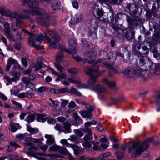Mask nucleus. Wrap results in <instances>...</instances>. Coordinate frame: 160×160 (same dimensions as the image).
Masks as SVG:
<instances>
[{
  "mask_svg": "<svg viewBox=\"0 0 160 160\" xmlns=\"http://www.w3.org/2000/svg\"><path fill=\"white\" fill-rule=\"evenodd\" d=\"M48 35L51 36V38L48 36L47 33L44 32L43 34H34L30 35L28 37V43L30 45L37 49H40V45L43 40L47 41L50 46L55 48L58 45V43L61 38L58 32L55 31L48 29L47 30Z\"/></svg>",
  "mask_w": 160,
  "mask_h": 160,
  "instance_id": "f257e3e1",
  "label": "nucleus"
},
{
  "mask_svg": "<svg viewBox=\"0 0 160 160\" xmlns=\"http://www.w3.org/2000/svg\"><path fill=\"white\" fill-rule=\"evenodd\" d=\"M153 139V138H148L142 143L138 141L133 142L132 147L129 149L131 156L135 157L140 155L148 148L150 143L152 141Z\"/></svg>",
  "mask_w": 160,
  "mask_h": 160,
  "instance_id": "f03ea898",
  "label": "nucleus"
},
{
  "mask_svg": "<svg viewBox=\"0 0 160 160\" xmlns=\"http://www.w3.org/2000/svg\"><path fill=\"white\" fill-rule=\"evenodd\" d=\"M92 12L94 16L99 19L100 21L104 22H106L107 21L108 22L111 23L114 20V14L112 9H110L109 12L107 15V19L103 17L105 16L103 14V12L101 8H99L97 4L94 6Z\"/></svg>",
  "mask_w": 160,
  "mask_h": 160,
  "instance_id": "7ed1b4c3",
  "label": "nucleus"
},
{
  "mask_svg": "<svg viewBox=\"0 0 160 160\" xmlns=\"http://www.w3.org/2000/svg\"><path fill=\"white\" fill-rule=\"evenodd\" d=\"M104 72V71L99 72L96 76L91 75L89 79L88 83V85L92 88L93 90L99 92L103 93L106 92V89L103 86L98 84H95L96 82L97 77L102 75Z\"/></svg>",
  "mask_w": 160,
  "mask_h": 160,
  "instance_id": "20e7f679",
  "label": "nucleus"
},
{
  "mask_svg": "<svg viewBox=\"0 0 160 160\" xmlns=\"http://www.w3.org/2000/svg\"><path fill=\"white\" fill-rule=\"evenodd\" d=\"M92 134L85 135L82 141V144L83 147L88 148H91L93 142L90 141L92 139Z\"/></svg>",
  "mask_w": 160,
  "mask_h": 160,
  "instance_id": "39448f33",
  "label": "nucleus"
},
{
  "mask_svg": "<svg viewBox=\"0 0 160 160\" xmlns=\"http://www.w3.org/2000/svg\"><path fill=\"white\" fill-rule=\"evenodd\" d=\"M125 9L127 12L131 15L136 14L138 10L136 5L134 3L127 4L125 6Z\"/></svg>",
  "mask_w": 160,
  "mask_h": 160,
  "instance_id": "423d86ee",
  "label": "nucleus"
},
{
  "mask_svg": "<svg viewBox=\"0 0 160 160\" xmlns=\"http://www.w3.org/2000/svg\"><path fill=\"white\" fill-rule=\"evenodd\" d=\"M116 57V53L115 52H108L107 54V59L110 65L113 64L115 62Z\"/></svg>",
  "mask_w": 160,
  "mask_h": 160,
  "instance_id": "0eeeda50",
  "label": "nucleus"
},
{
  "mask_svg": "<svg viewBox=\"0 0 160 160\" xmlns=\"http://www.w3.org/2000/svg\"><path fill=\"white\" fill-rule=\"evenodd\" d=\"M38 151V148L35 146H31L29 148L28 150L26 153L27 154L33 156L34 155H43V154L41 152H36Z\"/></svg>",
  "mask_w": 160,
  "mask_h": 160,
  "instance_id": "6e6552de",
  "label": "nucleus"
},
{
  "mask_svg": "<svg viewBox=\"0 0 160 160\" xmlns=\"http://www.w3.org/2000/svg\"><path fill=\"white\" fill-rule=\"evenodd\" d=\"M122 72L127 78L132 77L134 74L133 68L131 67H128L123 69Z\"/></svg>",
  "mask_w": 160,
  "mask_h": 160,
  "instance_id": "1a4fd4ad",
  "label": "nucleus"
},
{
  "mask_svg": "<svg viewBox=\"0 0 160 160\" xmlns=\"http://www.w3.org/2000/svg\"><path fill=\"white\" fill-rule=\"evenodd\" d=\"M69 43L70 48V52H69L71 53L72 54H75L77 52L76 49L77 45L76 42L72 39H70L69 41Z\"/></svg>",
  "mask_w": 160,
  "mask_h": 160,
  "instance_id": "9d476101",
  "label": "nucleus"
},
{
  "mask_svg": "<svg viewBox=\"0 0 160 160\" xmlns=\"http://www.w3.org/2000/svg\"><path fill=\"white\" fill-rule=\"evenodd\" d=\"M45 138L46 139V143L48 145H52L55 142L54 137L51 135L45 134Z\"/></svg>",
  "mask_w": 160,
  "mask_h": 160,
  "instance_id": "9b49d317",
  "label": "nucleus"
},
{
  "mask_svg": "<svg viewBox=\"0 0 160 160\" xmlns=\"http://www.w3.org/2000/svg\"><path fill=\"white\" fill-rule=\"evenodd\" d=\"M23 2L24 4H27L32 8H35L38 6L35 0H23Z\"/></svg>",
  "mask_w": 160,
  "mask_h": 160,
  "instance_id": "f8f14e48",
  "label": "nucleus"
},
{
  "mask_svg": "<svg viewBox=\"0 0 160 160\" xmlns=\"http://www.w3.org/2000/svg\"><path fill=\"white\" fill-rule=\"evenodd\" d=\"M103 83L111 89H114L115 85V82L114 81L108 80V79L104 78L103 79Z\"/></svg>",
  "mask_w": 160,
  "mask_h": 160,
  "instance_id": "ddd939ff",
  "label": "nucleus"
},
{
  "mask_svg": "<svg viewBox=\"0 0 160 160\" xmlns=\"http://www.w3.org/2000/svg\"><path fill=\"white\" fill-rule=\"evenodd\" d=\"M134 74L137 76L139 77H142L144 71L140 67H137L133 68Z\"/></svg>",
  "mask_w": 160,
  "mask_h": 160,
  "instance_id": "4468645a",
  "label": "nucleus"
},
{
  "mask_svg": "<svg viewBox=\"0 0 160 160\" xmlns=\"http://www.w3.org/2000/svg\"><path fill=\"white\" fill-rule=\"evenodd\" d=\"M101 3L111 4H119L122 0H98Z\"/></svg>",
  "mask_w": 160,
  "mask_h": 160,
  "instance_id": "2eb2a0df",
  "label": "nucleus"
},
{
  "mask_svg": "<svg viewBox=\"0 0 160 160\" xmlns=\"http://www.w3.org/2000/svg\"><path fill=\"white\" fill-rule=\"evenodd\" d=\"M80 113L82 116L84 118H88L89 119H91V116L92 114L91 109L90 110L88 111H80Z\"/></svg>",
  "mask_w": 160,
  "mask_h": 160,
  "instance_id": "dca6fc26",
  "label": "nucleus"
},
{
  "mask_svg": "<svg viewBox=\"0 0 160 160\" xmlns=\"http://www.w3.org/2000/svg\"><path fill=\"white\" fill-rule=\"evenodd\" d=\"M10 73L13 76L12 78L13 81L16 82L19 79L20 77V74L19 72L12 71L10 72Z\"/></svg>",
  "mask_w": 160,
  "mask_h": 160,
  "instance_id": "f3484780",
  "label": "nucleus"
},
{
  "mask_svg": "<svg viewBox=\"0 0 160 160\" xmlns=\"http://www.w3.org/2000/svg\"><path fill=\"white\" fill-rule=\"evenodd\" d=\"M45 66L42 62H38L34 65V68L35 71H38L39 70L43 68Z\"/></svg>",
  "mask_w": 160,
  "mask_h": 160,
  "instance_id": "a211bd4d",
  "label": "nucleus"
},
{
  "mask_svg": "<svg viewBox=\"0 0 160 160\" xmlns=\"http://www.w3.org/2000/svg\"><path fill=\"white\" fill-rule=\"evenodd\" d=\"M149 49L146 46H143L142 47V51L140 52H138L137 56L138 57L142 56V55H147L148 53Z\"/></svg>",
  "mask_w": 160,
  "mask_h": 160,
  "instance_id": "6ab92c4d",
  "label": "nucleus"
},
{
  "mask_svg": "<svg viewBox=\"0 0 160 160\" xmlns=\"http://www.w3.org/2000/svg\"><path fill=\"white\" fill-rule=\"evenodd\" d=\"M60 2L59 0H56L52 4V8L54 10H56L60 8Z\"/></svg>",
  "mask_w": 160,
  "mask_h": 160,
  "instance_id": "aec40b11",
  "label": "nucleus"
},
{
  "mask_svg": "<svg viewBox=\"0 0 160 160\" xmlns=\"http://www.w3.org/2000/svg\"><path fill=\"white\" fill-rule=\"evenodd\" d=\"M38 121L40 122H44L46 120V115L42 114L37 115Z\"/></svg>",
  "mask_w": 160,
  "mask_h": 160,
  "instance_id": "412c9836",
  "label": "nucleus"
},
{
  "mask_svg": "<svg viewBox=\"0 0 160 160\" xmlns=\"http://www.w3.org/2000/svg\"><path fill=\"white\" fill-rule=\"evenodd\" d=\"M71 125L70 123L68 122H65L64 123V130L63 132H64L66 133H69L71 132L70 127Z\"/></svg>",
  "mask_w": 160,
  "mask_h": 160,
  "instance_id": "4be33fe9",
  "label": "nucleus"
},
{
  "mask_svg": "<svg viewBox=\"0 0 160 160\" xmlns=\"http://www.w3.org/2000/svg\"><path fill=\"white\" fill-rule=\"evenodd\" d=\"M68 140L76 143L78 144L79 143L78 138L75 135H71L69 138Z\"/></svg>",
  "mask_w": 160,
  "mask_h": 160,
  "instance_id": "5701e85b",
  "label": "nucleus"
},
{
  "mask_svg": "<svg viewBox=\"0 0 160 160\" xmlns=\"http://www.w3.org/2000/svg\"><path fill=\"white\" fill-rule=\"evenodd\" d=\"M98 66L97 65L94 66L91 68L89 69L87 73L88 74L91 75L93 71H97L98 70Z\"/></svg>",
  "mask_w": 160,
  "mask_h": 160,
  "instance_id": "b1692460",
  "label": "nucleus"
},
{
  "mask_svg": "<svg viewBox=\"0 0 160 160\" xmlns=\"http://www.w3.org/2000/svg\"><path fill=\"white\" fill-rule=\"evenodd\" d=\"M70 92L71 94H75L78 96H80L82 95L81 93L79 92L73 87L71 88L70 90Z\"/></svg>",
  "mask_w": 160,
  "mask_h": 160,
  "instance_id": "393cba45",
  "label": "nucleus"
},
{
  "mask_svg": "<svg viewBox=\"0 0 160 160\" xmlns=\"http://www.w3.org/2000/svg\"><path fill=\"white\" fill-rule=\"evenodd\" d=\"M27 130L32 134H36L38 132V130L37 128H32L30 127H27Z\"/></svg>",
  "mask_w": 160,
  "mask_h": 160,
  "instance_id": "a878e982",
  "label": "nucleus"
},
{
  "mask_svg": "<svg viewBox=\"0 0 160 160\" xmlns=\"http://www.w3.org/2000/svg\"><path fill=\"white\" fill-rule=\"evenodd\" d=\"M153 72L154 74H160V64H155V68L153 70Z\"/></svg>",
  "mask_w": 160,
  "mask_h": 160,
  "instance_id": "bb28decb",
  "label": "nucleus"
},
{
  "mask_svg": "<svg viewBox=\"0 0 160 160\" xmlns=\"http://www.w3.org/2000/svg\"><path fill=\"white\" fill-rule=\"evenodd\" d=\"M97 122V121L94 120L90 122H87L84 123V128H89L91 125H96Z\"/></svg>",
  "mask_w": 160,
  "mask_h": 160,
  "instance_id": "cd10ccee",
  "label": "nucleus"
},
{
  "mask_svg": "<svg viewBox=\"0 0 160 160\" xmlns=\"http://www.w3.org/2000/svg\"><path fill=\"white\" fill-rule=\"evenodd\" d=\"M92 144L93 145V146L92 147L93 149L95 150H101L100 145H99V142H96L95 143H94V142H93V143Z\"/></svg>",
  "mask_w": 160,
  "mask_h": 160,
  "instance_id": "c85d7f7f",
  "label": "nucleus"
},
{
  "mask_svg": "<svg viewBox=\"0 0 160 160\" xmlns=\"http://www.w3.org/2000/svg\"><path fill=\"white\" fill-rule=\"evenodd\" d=\"M59 152L63 155H67L68 153V151L64 147H60Z\"/></svg>",
  "mask_w": 160,
  "mask_h": 160,
  "instance_id": "c756f323",
  "label": "nucleus"
},
{
  "mask_svg": "<svg viewBox=\"0 0 160 160\" xmlns=\"http://www.w3.org/2000/svg\"><path fill=\"white\" fill-rule=\"evenodd\" d=\"M140 58L139 60V65L140 66H143L145 65L146 63V61L145 59L146 57L144 56H141L138 57Z\"/></svg>",
  "mask_w": 160,
  "mask_h": 160,
  "instance_id": "7c9ffc66",
  "label": "nucleus"
},
{
  "mask_svg": "<svg viewBox=\"0 0 160 160\" xmlns=\"http://www.w3.org/2000/svg\"><path fill=\"white\" fill-rule=\"evenodd\" d=\"M35 116L34 114L28 115L27 117L26 121L28 122H33L34 120Z\"/></svg>",
  "mask_w": 160,
  "mask_h": 160,
  "instance_id": "2f4dec72",
  "label": "nucleus"
},
{
  "mask_svg": "<svg viewBox=\"0 0 160 160\" xmlns=\"http://www.w3.org/2000/svg\"><path fill=\"white\" fill-rule=\"evenodd\" d=\"M19 26V24L17 22L12 23L11 26V28L12 31H15L18 28Z\"/></svg>",
  "mask_w": 160,
  "mask_h": 160,
  "instance_id": "473e14b6",
  "label": "nucleus"
},
{
  "mask_svg": "<svg viewBox=\"0 0 160 160\" xmlns=\"http://www.w3.org/2000/svg\"><path fill=\"white\" fill-rule=\"evenodd\" d=\"M81 81L80 80H78L76 82H75V84H76V86L79 88H86V85L83 84H80Z\"/></svg>",
  "mask_w": 160,
  "mask_h": 160,
  "instance_id": "72a5a7b5",
  "label": "nucleus"
},
{
  "mask_svg": "<svg viewBox=\"0 0 160 160\" xmlns=\"http://www.w3.org/2000/svg\"><path fill=\"white\" fill-rule=\"evenodd\" d=\"M154 38L157 43L160 44V33L156 32L154 34Z\"/></svg>",
  "mask_w": 160,
  "mask_h": 160,
  "instance_id": "f704fd0d",
  "label": "nucleus"
},
{
  "mask_svg": "<svg viewBox=\"0 0 160 160\" xmlns=\"http://www.w3.org/2000/svg\"><path fill=\"white\" fill-rule=\"evenodd\" d=\"M5 34L8 38L10 39L11 40L14 41L15 40L14 36L10 33V32H5Z\"/></svg>",
  "mask_w": 160,
  "mask_h": 160,
  "instance_id": "c9c22d12",
  "label": "nucleus"
},
{
  "mask_svg": "<svg viewBox=\"0 0 160 160\" xmlns=\"http://www.w3.org/2000/svg\"><path fill=\"white\" fill-rule=\"evenodd\" d=\"M60 148V147L59 146L55 145L50 147L49 148V150L55 152L59 151Z\"/></svg>",
  "mask_w": 160,
  "mask_h": 160,
  "instance_id": "e433bc0d",
  "label": "nucleus"
},
{
  "mask_svg": "<svg viewBox=\"0 0 160 160\" xmlns=\"http://www.w3.org/2000/svg\"><path fill=\"white\" fill-rule=\"evenodd\" d=\"M66 78V75L64 73L62 72L59 75H58L57 78L56 79V81H58L60 80V78L62 79H65Z\"/></svg>",
  "mask_w": 160,
  "mask_h": 160,
  "instance_id": "4c0bfd02",
  "label": "nucleus"
},
{
  "mask_svg": "<svg viewBox=\"0 0 160 160\" xmlns=\"http://www.w3.org/2000/svg\"><path fill=\"white\" fill-rule=\"evenodd\" d=\"M52 0H41V1L39 2V4L41 6H46L48 5Z\"/></svg>",
  "mask_w": 160,
  "mask_h": 160,
  "instance_id": "58836bf2",
  "label": "nucleus"
},
{
  "mask_svg": "<svg viewBox=\"0 0 160 160\" xmlns=\"http://www.w3.org/2000/svg\"><path fill=\"white\" fill-rule=\"evenodd\" d=\"M66 88H65L62 89H58L57 90V91L55 92V89H52V90L51 91L53 92H55L56 93L59 94L65 92L66 91Z\"/></svg>",
  "mask_w": 160,
  "mask_h": 160,
  "instance_id": "ea45409f",
  "label": "nucleus"
},
{
  "mask_svg": "<svg viewBox=\"0 0 160 160\" xmlns=\"http://www.w3.org/2000/svg\"><path fill=\"white\" fill-rule=\"evenodd\" d=\"M17 137L21 140H24L25 141H27L29 139L24 134H19L17 135Z\"/></svg>",
  "mask_w": 160,
  "mask_h": 160,
  "instance_id": "a19ab883",
  "label": "nucleus"
},
{
  "mask_svg": "<svg viewBox=\"0 0 160 160\" xmlns=\"http://www.w3.org/2000/svg\"><path fill=\"white\" fill-rule=\"evenodd\" d=\"M111 155V153L109 152H107L99 155L98 158H107Z\"/></svg>",
  "mask_w": 160,
  "mask_h": 160,
  "instance_id": "79ce46f5",
  "label": "nucleus"
},
{
  "mask_svg": "<svg viewBox=\"0 0 160 160\" xmlns=\"http://www.w3.org/2000/svg\"><path fill=\"white\" fill-rule=\"evenodd\" d=\"M4 31L5 33V32H10V28L9 24L8 23H6L4 25Z\"/></svg>",
  "mask_w": 160,
  "mask_h": 160,
  "instance_id": "37998d69",
  "label": "nucleus"
},
{
  "mask_svg": "<svg viewBox=\"0 0 160 160\" xmlns=\"http://www.w3.org/2000/svg\"><path fill=\"white\" fill-rule=\"evenodd\" d=\"M73 150L74 154L76 155L81 153L80 148L78 146L76 145Z\"/></svg>",
  "mask_w": 160,
  "mask_h": 160,
  "instance_id": "c03bdc74",
  "label": "nucleus"
},
{
  "mask_svg": "<svg viewBox=\"0 0 160 160\" xmlns=\"http://www.w3.org/2000/svg\"><path fill=\"white\" fill-rule=\"evenodd\" d=\"M48 88L45 86H41L38 89V92L42 93L44 92H45L48 90Z\"/></svg>",
  "mask_w": 160,
  "mask_h": 160,
  "instance_id": "a18cd8bd",
  "label": "nucleus"
},
{
  "mask_svg": "<svg viewBox=\"0 0 160 160\" xmlns=\"http://www.w3.org/2000/svg\"><path fill=\"white\" fill-rule=\"evenodd\" d=\"M83 42V44L84 45L85 47L87 48H89L90 49H91V48H92V45L91 43L88 42H87V41L84 40V41H82Z\"/></svg>",
  "mask_w": 160,
  "mask_h": 160,
  "instance_id": "49530a36",
  "label": "nucleus"
},
{
  "mask_svg": "<svg viewBox=\"0 0 160 160\" xmlns=\"http://www.w3.org/2000/svg\"><path fill=\"white\" fill-rule=\"evenodd\" d=\"M26 98L32 99L34 97V95L32 92L30 91H27L26 92Z\"/></svg>",
  "mask_w": 160,
  "mask_h": 160,
  "instance_id": "de8ad7c7",
  "label": "nucleus"
},
{
  "mask_svg": "<svg viewBox=\"0 0 160 160\" xmlns=\"http://www.w3.org/2000/svg\"><path fill=\"white\" fill-rule=\"evenodd\" d=\"M84 55L87 57L91 58L93 57V52L92 51H87L84 52Z\"/></svg>",
  "mask_w": 160,
  "mask_h": 160,
  "instance_id": "09e8293b",
  "label": "nucleus"
},
{
  "mask_svg": "<svg viewBox=\"0 0 160 160\" xmlns=\"http://www.w3.org/2000/svg\"><path fill=\"white\" fill-rule=\"evenodd\" d=\"M152 52L153 53L154 57L158 59H160V54H158V51L155 49H153Z\"/></svg>",
  "mask_w": 160,
  "mask_h": 160,
  "instance_id": "8fccbe9b",
  "label": "nucleus"
},
{
  "mask_svg": "<svg viewBox=\"0 0 160 160\" xmlns=\"http://www.w3.org/2000/svg\"><path fill=\"white\" fill-rule=\"evenodd\" d=\"M54 64L57 69L61 72L64 71L63 68L58 63H54Z\"/></svg>",
  "mask_w": 160,
  "mask_h": 160,
  "instance_id": "3c124183",
  "label": "nucleus"
},
{
  "mask_svg": "<svg viewBox=\"0 0 160 160\" xmlns=\"http://www.w3.org/2000/svg\"><path fill=\"white\" fill-rule=\"evenodd\" d=\"M26 87L29 88L31 90L33 91H34L36 90V88L35 86V85L32 83L30 82L29 83L27 86H26Z\"/></svg>",
  "mask_w": 160,
  "mask_h": 160,
  "instance_id": "603ef678",
  "label": "nucleus"
},
{
  "mask_svg": "<svg viewBox=\"0 0 160 160\" xmlns=\"http://www.w3.org/2000/svg\"><path fill=\"white\" fill-rule=\"evenodd\" d=\"M134 35L132 31L128 32L127 34L125 35V37L128 39H130L132 38Z\"/></svg>",
  "mask_w": 160,
  "mask_h": 160,
  "instance_id": "864d4df0",
  "label": "nucleus"
},
{
  "mask_svg": "<svg viewBox=\"0 0 160 160\" xmlns=\"http://www.w3.org/2000/svg\"><path fill=\"white\" fill-rule=\"evenodd\" d=\"M8 61L11 65H17L18 64L17 61L11 58H9Z\"/></svg>",
  "mask_w": 160,
  "mask_h": 160,
  "instance_id": "5fc2aeb1",
  "label": "nucleus"
},
{
  "mask_svg": "<svg viewBox=\"0 0 160 160\" xmlns=\"http://www.w3.org/2000/svg\"><path fill=\"white\" fill-rule=\"evenodd\" d=\"M68 72L70 73L74 74L78 72V70L75 68H70L68 69Z\"/></svg>",
  "mask_w": 160,
  "mask_h": 160,
  "instance_id": "6e6d98bb",
  "label": "nucleus"
},
{
  "mask_svg": "<svg viewBox=\"0 0 160 160\" xmlns=\"http://www.w3.org/2000/svg\"><path fill=\"white\" fill-rule=\"evenodd\" d=\"M63 58V55L62 52L60 53L56 57V60L58 62H60Z\"/></svg>",
  "mask_w": 160,
  "mask_h": 160,
  "instance_id": "4d7b16f0",
  "label": "nucleus"
},
{
  "mask_svg": "<svg viewBox=\"0 0 160 160\" xmlns=\"http://www.w3.org/2000/svg\"><path fill=\"white\" fill-rule=\"evenodd\" d=\"M30 80L29 79H28V78L26 77H23L22 78V81L26 85V86H27L28 84L30 82Z\"/></svg>",
  "mask_w": 160,
  "mask_h": 160,
  "instance_id": "13d9d810",
  "label": "nucleus"
},
{
  "mask_svg": "<svg viewBox=\"0 0 160 160\" xmlns=\"http://www.w3.org/2000/svg\"><path fill=\"white\" fill-rule=\"evenodd\" d=\"M55 129L58 131L59 132H61L64 131L63 128L60 125L56 124L54 127Z\"/></svg>",
  "mask_w": 160,
  "mask_h": 160,
  "instance_id": "bf43d9fd",
  "label": "nucleus"
},
{
  "mask_svg": "<svg viewBox=\"0 0 160 160\" xmlns=\"http://www.w3.org/2000/svg\"><path fill=\"white\" fill-rule=\"evenodd\" d=\"M74 132L78 137H81L83 135V132L78 129L75 130Z\"/></svg>",
  "mask_w": 160,
  "mask_h": 160,
  "instance_id": "052dcab7",
  "label": "nucleus"
},
{
  "mask_svg": "<svg viewBox=\"0 0 160 160\" xmlns=\"http://www.w3.org/2000/svg\"><path fill=\"white\" fill-rule=\"evenodd\" d=\"M77 22V20L76 18V15L74 17H72L69 22L71 24H75Z\"/></svg>",
  "mask_w": 160,
  "mask_h": 160,
  "instance_id": "680f3d73",
  "label": "nucleus"
},
{
  "mask_svg": "<svg viewBox=\"0 0 160 160\" xmlns=\"http://www.w3.org/2000/svg\"><path fill=\"white\" fill-rule=\"evenodd\" d=\"M22 63V65L26 68L28 66V62L26 59L24 58H22L21 59Z\"/></svg>",
  "mask_w": 160,
  "mask_h": 160,
  "instance_id": "e2e57ef3",
  "label": "nucleus"
},
{
  "mask_svg": "<svg viewBox=\"0 0 160 160\" xmlns=\"http://www.w3.org/2000/svg\"><path fill=\"white\" fill-rule=\"evenodd\" d=\"M73 7L76 9H77L78 8V3L77 1L75 0L72 2Z\"/></svg>",
  "mask_w": 160,
  "mask_h": 160,
  "instance_id": "0e129e2a",
  "label": "nucleus"
},
{
  "mask_svg": "<svg viewBox=\"0 0 160 160\" xmlns=\"http://www.w3.org/2000/svg\"><path fill=\"white\" fill-rule=\"evenodd\" d=\"M83 131L87 134H92L90 128H84L82 129Z\"/></svg>",
  "mask_w": 160,
  "mask_h": 160,
  "instance_id": "69168bd1",
  "label": "nucleus"
},
{
  "mask_svg": "<svg viewBox=\"0 0 160 160\" xmlns=\"http://www.w3.org/2000/svg\"><path fill=\"white\" fill-rule=\"evenodd\" d=\"M3 79L10 84H11L12 81H13L12 78H10L7 76H4Z\"/></svg>",
  "mask_w": 160,
  "mask_h": 160,
  "instance_id": "338daca9",
  "label": "nucleus"
},
{
  "mask_svg": "<svg viewBox=\"0 0 160 160\" xmlns=\"http://www.w3.org/2000/svg\"><path fill=\"white\" fill-rule=\"evenodd\" d=\"M12 103L13 105H15L18 108H20L22 107V105L21 104L16 101L14 100L12 101Z\"/></svg>",
  "mask_w": 160,
  "mask_h": 160,
  "instance_id": "774afa93",
  "label": "nucleus"
}]
</instances>
